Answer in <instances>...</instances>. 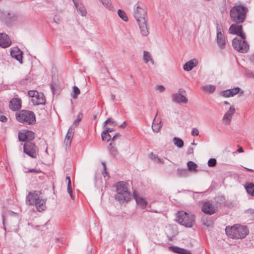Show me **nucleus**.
Masks as SVG:
<instances>
[{
    "mask_svg": "<svg viewBox=\"0 0 254 254\" xmlns=\"http://www.w3.org/2000/svg\"><path fill=\"white\" fill-rule=\"evenodd\" d=\"M247 77L254 78V71L249 70L246 72Z\"/></svg>",
    "mask_w": 254,
    "mask_h": 254,
    "instance_id": "de8ad7c7",
    "label": "nucleus"
},
{
    "mask_svg": "<svg viewBox=\"0 0 254 254\" xmlns=\"http://www.w3.org/2000/svg\"><path fill=\"white\" fill-rule=\"evenodd\" d=\"M102 164L103 166L104 170L105 171H106V166L105 162H102Z\"/></svg>",
    "mask_w": 254,
    "mask_h": 254,
    "instance_id": "338daca9",
    "label": "nucleus"
},
{
    "mask_svg": "<svg viewBox=\"0 0 254 254\" xmlns=\"http://www.w3.org/2000/svg\"><path fill=\"white\" fill-rule=\"evenodd\" d=\"M66 179L67 180H68L67 190H69L70 189V187H71V181H70V177L69 176H66Z\"/></svg>",
    "mask_w": 254,
    "mask_h": 254,
    "instance_id": "3c124183",
    "label": "nucleus"
},
{
    "mask_svg": "<svg viewBox=\"0 0 254 254\" xmlns=\"http://www.w3.org/2000/svg\"><path fill=\"white\" fill-rule=\"evenodd\" d=\"M237 35L241 37L240 40H244V39H245V35H244V34L243 33L242 30L241 31L240 33H238Z\"/></svg>",
    "mask_w": 254,
    "mask_h": 254,
    "instance_id": "864d4df0",
    "label": "nucleus"
},
{
    "mask_svg": "<svg viewBox=\"0 0 254 254\" xmlns=\"http://www.w3.org/2000/svg\"><path fill=\"white\" fill-rule=\"evenodd\" d=\"M73 133L74 128L72 127H70L67 131L64 141V144H65L66 147L69 146L70 145V143L73 138Z\"/></svg>",
    "mask_w": 254,
    "mask_h": 254,
    "instance_id": "a211bd4d",
    "label": "nucleus"
},
{
    "mask_svg": "<svg viewBox=\"0 0 254 254\" xmlns=\"http://www.w3.org/2000/svg\"><path fill=\"white\" fill-rule=\"evenodd\" d=\"M203 89L210 93H213L215 90V87L212 85H206L202 87Z\"/></svg>",
    "mask_w": 254,
    "mask_h": 254,
    "instance_id": "2f4dec72",
    "label": "nucleus"
},
{
    "mask_svg": "<svg viewBox=\"0 0 254 254\" xmlns=\"http://www.w3.org/2000/svg\"><path fill=\"white\" fill-rule=\"evenodd\" d=\"M11 41L5 33H0V46L5 48L10 46Z\"/></svg>",
    "mask_w": 254,
    "mask_h": 254,
    "instance_id": "ddd939ff",
    "label": "nucleus"
},
{
    "mask_svg": "<svg viewBox=\"0 0 254 254\" xmlns=\"http://www.w3.org/2000/svg\"><path fill=\"white\" fill-rule=\"evenodd\" d=\"M118 14L119 17L125 21L128 20L127 16L125 11L121 9H119L118 11Z\"/></svg>",
    "mask_w": 254,
    "mask_h": 254,
    "instance_id": "f704fd0d",
    "label": "nucleus"
},
{
    "mask_svg": "<svg viewBox=\"0 0 254 254\" xmlns=\"http://www.w3.org/2000/svg\"><path fill=\"white\" fill-rule=\"evenodd\" d=\"M201 210L205 214L212 215L217 211L218 207L211 201H208L203 203Z\"/></svg>",
    "mask_w": 254,
    "mask_h": 254,
    "instance_id": "9d476101",
    "label": "nucleus"
},
{
    "mask_svg": "<svg viewBox=\"0 0 254 254\" xmlns=\"http://www.w3.org/2000/svg\"><path fill=\"white\" fill-rule=\"evenodd\" d=\"M133 16L138 24L141 35L147 36L149 31L147 27V15L145 7L138 4L134 5Z\"/></svg>",
    "mask_w": 254,
    "mask_h": 254,
    "instance_id": "f257e3e1",
    "label": "nucleus"
},
{
    "mask_svg": "<svg viewBox=\"0 0 254 254\" xmlns=\"http://www.w3.org/2000/svg\"><path fill=\"white\" fill-rule=\"evenodd\" d=\"M108 150L111 156L113 157H116L119 154V151L117 148L115 147L114 144L110 143L108 146Z\"/></svg>",
    "mask_w": 254,
    "mask_h": 254,
    "instance_id": "b1692460",
    "label": "nucleus"
},
{
    "mask_svg": "<svg viewBox=\"0 0 254 254\" xmlns=\"http://www.w3.org/2000/svg\"><path fill=\"white\" fill-rule=\"evenodd\" d=\"M121 136V134L119 133H116L112 138V141H114L117 137Z\"/></svg>",
    "mask_w": 254,
    "mask_h": 254,
    "instance_id": "052dcab7",
    "label": "nucleus"
},
{
    "mask_svg": "<svg viewBox=\"0 0 254 254\" xmlns=\"http://www.w3.org/2000/svg\"><path fill=\"white\" fill-rule=\"evenodd\" d=\"M82 116L83 114L81 113H79L78 115L77 118L74 121L73 125L77 126L79 122L81 120Z\"/></svg>",
    "mask_w": 254,
    "mask_h": 254,
    "instance_id": "79ce46f5",
    "label": "nucleus"
},
{
    "mask_svg": "<svg viewBox=\"0 0 254 254\" xmlns=\"http://www.w3.org/2000/svg\"><path fill=\"white\" fill-rule=\"evenodd\" d=\"M216 42L219 47L223 49L226 47V39L223 33V29L221 25L217 24L216 25Z\"/></svg>",
    "mask_w": 254,
    "mask_h": 254,
    "instance_id": "1a4fd4ad",
    "label": "nucleus"
},
{
    "mask_svg": "<svg viewBox=\"0 0 254 254\" xmlns=\"http://www.w3.org/2000/svg\"><path fill=\"white\" fill-rule=\"evenodd\" d=\"M246 189L249 194L254 196V184L252 183L248 184L246 187Z\"/></svg>",
    "mask_w": 254,
    "mask_h": 254,
    "instance_id": "c756f323",
    "label": "nucleus"
},
{
    "mask_svg": "<svg viewBox=\"0 0 254 254\" xmlns=\"http://www.w3.org/2000/svg\"><path fill=\"white\" fill-rule=\"evenodd\" d=\"M67 192H68V193L69 194L70 197H71V198L73 200L74 199V198L73 197V195L72 194V189H71V187H70V189L69 190H67Z\"/></svg>",
    "mask_w": 254,
    "mask_h": 254,
    "instance_id": "13d9d810",
    "label": "nucleus"
},
{
    "mask_svg": "<svg viewBox=\"0 0 254 254\" xmlns=\"http://www.w3.org/2000/svg\"><path fill=\"white\" fill-rule=\"evenodd\" d=\"M169 249L175 253L180 254L182 248L176 246H171L170 247Z\"/></svg>",
    "mask_w": 254,
    "mask_h": 254,
    "instance_id": "49530a36",
    "label": "nucleus"
},
{
    "mask_svg": "<svg viewBox=\"0 0 254 254\" xmlns=\"http://www.w3.org/2000/svg\"><path fill=\"white\" fill-rule=\"evenodd\" d=\"M216 164V160L215 158H211L208 161V165L209 167H214Z\"/></svg>",
    "mask_w": 254,
    "mask_h": 254,
    "instance_id": "c03bdc74",
    "label": "nucleus"
},
{
    "mask_svg": "<svg viewBox=\"0 0 254 254\" xmlns=\"http://www.w3.org/2000/svg\"><path fill=\"white\" fill-rule=\"evenodd\" d=\"M220 94L222 96L224 97H231L229 89H227V90H224V91L221 92Z\"/></svg>",
    "mask_w": 254,
    "mask_h": 254,
    "instance_id": "37998d69",
    "label": "nucleus"
},
{
    "mask_svg": "<svg viewBox=\"0 0 254 254\" xmlns=\"http://www.w3.org/2000/svg\"><path fill=\"white\" fill-rule=\"evenodd\" d=\"M229 91L230 92L231 96L233 97L239 93L240 89L239 87H236L233 89H230Z\"/></svg>",
    "mask_w": 254,
    "mask_h": 254,
    "instance_id": "58836bf2",
    "label": "nucleus"
},
{
    "mask_svg": "<svg viewBox=\"0 0 254 254\" xmlns=\"http://www.w3.org/2000/svg\"><path fill=\"white\" fill-rule=\"evenodd\" d=\"M162 127L161 122L159 121V123H156L155 119L152 124V128L155 132H158Z\"/></svg>",
    "mask_w": 254,
    "mask_h": 254,
    "instance_id": "c85d7f7f",
    "label": "nucleus"
},
{
    "mask_svg": "<svg viewBox=\"0 0 254 254\" xmlns=\"http://www.w3.org/2000/svg\"><path fill=\"white\" fill-rule=\"evenodd\" d=\"M117 194L116 199L121 202H127L131 198V194L128 190L127 184L125 182H119L116 184Z\"/></svg>",
    "mask_w": 254,
    "mask_h": 254,
    "instance_id": "39448f33",
    "label": "nucleus"
},
{
    "mask_svg": "<svg viewBox=\"0 0 254 254\" xmlns=\"http://www.w3.org/2000/svg\"><path fill=\"white\" fill-rule=\"evenodd\" d=\"M126 126V122H124L122 125H120V127H125Z\"/></svg>",
    "mask_w": 254,
    "mask_h": 254,
    "instance_id": "69168bd1",
    "label": "nucleus"
},
{
    "mask_svg": "<svg viewBox=\"0 0 254 254\" xmlns=\"http://www.w3.org/2000/svg\"><path fill=\"white\" fill-rule=\"evenodd\" d=\"M10 56L20 64L22 63V52L17 47H13L11 49Z\"/></svg>",
    "mask_w": 254,
    "mask_h": 254,
    "instance_id": "f8f14e48",
    "label": "nucleus"
},
{
    "mask_svg": "<svg viewBox=\"0 0 254 254\" xmlns=\"http://www.w3.org/2000/svg\"><path fill=\"white\" fill-rule=\"evenodd\" d=\"M176 221L186 227L190 228L194 222V218L193 215L181 211L177 214Z\"/></svg>",
    "mask_w": 254,
    "mask_h": 254,
    "instance_id": "423d86ee",
    "label": "nucleus"
},
{
    "mask_svg": "<svg viewBox=\"0 0 254 254\" xmlns=\"http://www.w3.org/2000/svg\"><path fill=\"white\" fill-rule=\"evenodd\" d=\"M133 197L135 199L137 205L142 209L146 207L147 202L143 198L138 196L135 193L133 192Z\"/></svg>",
    "mask_w": 254,
    "mask_h": 254,
    "instance_id": "aec40b11",
    "label": "nucleus"
},
{
    "mask_svg": "<svg viewBox=\"0 0 254 254\" xmlns=\"http://www.w3.org/2000/svg\"><path fill=\"white\" fill-rule=\"evenodd\" d=\"M38 92L35 90H31L28 92V94L31 98V99H33L35 98L36 96L38 95Z\"/></svg>",
    "mask_w": 254,
    "mask_h": 254,
    "instance_id": "ea45409f",
    "label": "nucleus"
},
{
    "mask_svg": "<svg viewBox=\"0 0 254 254\" xmlns=\"http://www.w3.org/2000/svg\"><path fill=\"white\" fill-rule=\"evenodd\" d=\"M248 11V8L243 5L234 6L230 9V17L236 23H241L244 21Z\"/></svg>",
    "mask_w": 254,
    "mask_h": 254,
    "instance_id": "f03ea898",
    "label": "nucleus"
},
{
    "mask_svg": "<svg viewBox=\"0 0 254 254\" xmlns=\"http://www.w3.org/2000/svg\"><path fill=\"white\" fill-rule=\"evenodd\" d=\"M225 231L228 237L236 239L244 238L249 233L247 228L240 225H235L232 227L227 226Z\"/></svg>",
    "mask_w": 254,
    "mask_h": 254,
    "instance_id": "7ed1b4c3",
    "label": "nucleus"
},
{
    "mask_svg": "<svg viewBox=\"0 0 254 254\" xmlns=\"http://www.w3.org/2000/svg\"><path fill=\"white\" fill-rule=\"evenodd\" d=\"M9 108L13 111H16L21 107V100L18 98L12 99L9 102Z\"/></svg>",
    "mask_w": 254,
    "mask_h": 254,
    "instance_id": "dca6fc26",
    "label": "nucleus"
},
{
    "mask_svg": "<svg viewBox=\"0 0 254 254\" xmlns=\"http://www.w3.org/2000/svg\"><path fill=\"white\" fill-rule=\"evenodd\" d=\"M232 45L233 48L237 51L245 53L249 49V45L245 40H239L235 38L233 40Z\"/></svg>",
    "mask_w": 254,
    "mask_h": 254,
    "instance_id": "6e6552de",
    "label": "nucleus"
},
{
    "mask_svg": "<svg viewBox=\"0 0 254 254\" xmlns=\"http://www.w3.org/2000/svg\"><path fill=\"white\" fill-rule=\"evenodd\" d=\"M198 64V61L196 59H193L187 62L183 65V69L187 71L191 70L193 67L196 66Z\"/></svg>",
    "mask_w": 254,
    "mask_h": 254,
    "instance_id": "6ab92c4d",
    "label": "nucleus"
},
{
    "mask_svg": "<svg viewBox=\"0 0 254 254\" xmlns=\"http://www.w3.org/2000/svg\"><path fill=\"white\" fill-rule=\"evenodd\" d=\"M177 93H180L181 94L184 95L186 94V91L183 88H180L178 90V92Z\"/></svg>",
    "mask_w": 254,
    "mask_h": 254,
    "instance_id": "6e6d98bb",
    "label": "nucleus"
},
{
    "mask_svg": "<svg viewBox=\"0 0 254 254\" xmlns=\"http://www.w3.org/2000/svg\"><path fill=\"white\" fill-rule=\"evenodd\" d=\"M101 2L109 10H113L114 9L113 6L111 3L110 0H103Z\"/></svg>",
    "mask_w": 254,
    "mask_h": 254,
    "instance_id": "7c9ffc66",
    "label": "nucleus"
},
{
    "mask_svg": "<svg viewBox=\"0 0 254 254\" xmlns=\"http://www.w3.org/2000/svg\"><path fill=\"white\" fill-rule=\"evenodd\" d=\"M41 192L34 191L29 192L26 198V203L28 205H34L40 197Z\"/></svg>",
    "mask_w": 254,
    "mask_h": 254,
    "instance_id": "9b49d317",
    "label": "nucleus"
},
{
    "mask_svg": "<svg viewBox=\"0 0 254 254\" xmlns=\"http://www.w3.org/2000/svg\"><path fill=\"white\" fill-rule=\"evenodd\" d=\"M174 144L179 148H182L184 146V142L182 139L175 137L173 139Z\"/></svg>",
    "mask_w": 254,
    "mask_h": 254,
    "instance_id": "72a5a7b5",
    "label": "nucleus"
},
{
    "mask_svg": "<svg viewBox=\"0 0 254 254\" xmlns=\"http://www.w3.org/2000/svg\"><path fill=\"white\" fill-rule=\"evenodd\" d=\"M74 4L78 12L82 16H85L86 11L84 5L82 3H78L77 1H74Z\"/></svg>",
    "mask_w": 254,
    "mask_h": 254,
    "instance_id": "5701e85b",
    "label": "nucleus"
},
{
    "mask_svg": "<svg viewBox=\"0 0 254 254\" xmlns=\"http://www.w3.org/2000/svg\"><path fill=\"white\" fill-rule=\"evenodd\" d=\"M187 166L188 167V170L191 171H196V168L197 167V165L192 161H189L187 163Z\"/></svg>",
    "mask_w": 254,
    "mask_h": 254,
    "instance_id": "473e14b6",
    "label": "nucleus"
},
{
    "mask_svg": "<svg viewBox=\"0 0 254 254\" xmlns=\"http://www.w3.org/2000/svg\"><path fill=\"white\" fill-rule=\"evenodd\" d=\"M16 120L24 125H32L36 123L35 114L29 110H20L15 113Z\"/></svg>",
    "mask_w": 254,
    "mask_h": 254,
    "instance_id": "20e7f679",
    "label": "nucleus"
},
{
    "mask_svg": "<svg viewBox=\"0 0 254 254\" xmlns=\"http://www.w3.org/2000/svg\"><path fill=\"white\" fill-rule=\"evenodd\" d=\"M235 112L234 106H231L229 110L224 115L223 120L225 124L229 125L231 122L233 115Z\"/></svg>",
    "mask_w": 254,
    "mask_h": 254,
    "instance_id": "4468645a",
    "label": "nucleus"
},
{
    "mask_svg": "<svg viewBox=\"0 0 254 254\" xmlns=\"http://www.w3.org/2000/svg\"><path fill=\"white\" fill-rule=\"evenodd\" d=\"M191 133L193 136L198 135L199 133L198 130L196 128H193L191 130Z\"/></svg>",
    "mask_w": 254,
    "mask_h": 254,
    "instance_id": "8fccbe9b",
    "label": "nucleus"
},
{
    "mask_svg": "<svg viewBox=\"0 0 254 254\" xmlns=\"http://www.w3.org/2000/svg\"><path fill=\"white\" fill-rule=\"evenodd\" d=\"M237 151L239 153H243L244 152V149H243L242 147H239V148L238 149Z\"/></svg>",
    "mask_w": 254,
    "mask_h": 254,
    "instance_id": "e2e57ef3",
    "label": "nucleus"
},
{
    "mask_svg": "<svg viewBox=\"0 0 254 254\" xmlns=\"http://www.w3.org/2000/svg\"><path fill=\"white\" fill-rule=\"evenodd\" d=\"M80 93V89L77 86H74L72 88V92L71 93V96L72 98L74 99H76Z\"/></svg>",
    "mask_w": 254,
    "mask_h": 254,
    "instance_id": "cd10ccee",
    "label": "nucleus"
},
{
    "mask_svg": "<svg viewBox=\"0 0 254 254\" xmlns=\"http://www.w3.org/2000/svg\"><path fill=\"white\" fill-rule=\"evenodd\" d=\"M172 99L174 102L178 104H187L188 102V100L185 96L180 93H175L173 94Z\"/></svg>",
    "mask_w": 254,
    "mask_h": 254,
    "instance_id": "2eb2a0df",
    "label": "nucleus"
},
{
    "mask_svg": "<svg viewBox=\"0 0 254 254\" xmlns=\"http://www.w3.org/2000/svg\"><path fill=\"white\" fill-rule=\"evenodd\" d=\"M193 152V148L192 147H189L188 148L187 154H192Z\"/></svg>",
    "mask_w": 254,
    "mask_h": 254,
    "instance_id": "bf43d9fd",
    "label": "nucleus"
},
{
    "mask_svg": "<svg viewBox=\"0 0 254 254\" xmlns=\"http://www.w3.org/2000/svg\"><path fill=\"white\" fill-rule=\"evenodd\" d=\"M150 157L151 160H153L155 162L160 164H164V161L163 159L158 156L154 154L153 153H151Z\"/></svg>",
    "mask_w": 254,
    "mask_h": 254,
    "instance_id": "a878e982",
    "label": "nucleus"
},
{
    "mask_svg": "<svg viewBox=\"0 0 254 254\" xmlns=\"http://www.w3.org/2000/svg\"><path fill=\"white\" fill-rule=\"evenodd\" d=\"M38 148L34 143L26 141L23 145V152L32 158H36L38 154Z\"/></svg>",
    "mask_w": 254,
    "mask_h": 254,
    "instance_id": "0eeeda50",
    "label": "nucleus"
},
{
    "mask_svg": "<svg viewBox=\"0 0 254 254\" xmlns=\"http://www.w3.org/2000/svg\"><path fill=\"white\" fill-rule=\"evenodd\" d=\"M32 102L34 105H44L46 103V100L44 94L42 93L39 92L35 98L31 99Z\"/></svg>",
    "mask_w": 254,
    "mask_h": 254,
    "instance_id": "f3484780",
    "label": "nucleus"
},
{
    "mask_svg": "<svg viewBox=\"0 0 254 254\" xmlns=\"http://www.w3.org/2000/svg\"><path fill=\"white\" fill-rule=\"evenodd\" d=\"M0 121L2 122H5L7 121V118L4 116H0Z\"/></svg>",
    "mask_w": 254,
    "mask_h": 254,
    "instance_id": "4d7b16f0",
    "label": "nucleus"
},
{
    "mask_svg": "<svg viewBox=\"0 0 254 254\" xmlns=\"http://www.w3.org/2000/svg\"><path fill=\"white\" fill-rule=\"evenodd\" d=\"M18 137L20 141L25 142L27 140L24 132H19L18 134Z\"/></svg>",
    "mask_w": 254,
    "mask_h": 254,
    "instance_id": "4c0bfd02",
    "label": "nucleus"
},
{
    "mask_svg": "<svg viewBox=\"0 0 254 254\" xmlns=\"http://www.w3.org/2000/svg\"><path fill=\"white\" fill-rule=\"evenodd\" d=\"M203 224L204 225H205L207 227H210L211 226L210 222H204V221H203Z\"/></svg>",
    "mask_w": 254,
    "mask_h": 254,
    "instance_id": "680f3d73",
    "label": "nucleus"
},
{
    "mask_svg": "<svg viewBox=\"0 0 254 254\" xmlns=\"http://www.w3.org/2000/svg\"><path fill=\"white\" fill-rule=\"evenodd\" d=\"M4 217L3 216H2V223H3V229L4 230V231H6V228L4 226L5 225V222H4Z\"/></svg>",
    "mask_w": 254,
    "mask_h": 254,
    "instance_id": "0e129e2a",
    "label": "nucleus"
},
{
    "mask_svg": "<svg viewBox=\"0 0 254 254\" xmlns=\"http://www.w3.org/2000/svg\"><path fill=\"white\" fill-rule=\"evenodd\" d=\"M27 140H32L34 138V133L33 131L26 130L24 131Z\"/></svg>",
    "mask_w": 254,
    "mask_h": 254,
    "instance_id": "c9c22d12",
    "label": "nucleus"
},
{
    "mask_svg": "<svg viewBox=\"0 0 254 254\" xmlns=\"http://www.w3.org/2000/svg\"><path fill=\"white\" fill-rule=\"evenodd\" d=\"M177 173L180 177H186L188 176V171L187 169L178 168Z\"/></svg>",
    "mask_w": 254,
    "mask_h": 254,
    "instance_id": "bb28decb",
    "label": "nucleus"
},
{
    "mask_svg": "<svg viewBox=\"0 0 254 254\" xmlns=\"http://www.w3.org/2000/svg\"><path fill=\"white\" fill-rule=\"evenodd\" d=\"M242 26L236 24H233L229 29V32L231 34L237 35L242 30Z\"/></svg>",
    "mask_w": 254,
    "mask_h": 254,
    "instance_id": "4be33fe9",
    "label": "nucleus"
},
{
    "mask_svg": "<svg viewBox=\"0 0 254 254\" xmlns=\"http://www.w3.org/2000/svg\"><path fill=\"white\" fill-rule=\"evenodd\" d=\"M110 121H112V125H113V126L117 125V123L115 121H114L113 119H112V118H108L107 120H106L104 122V126H106L107 124H108L110 123Z\"/></svg>",
    "mask_w": 254,
    "mask_h": 254,
    "instance_id": "a18cd8bd",
    "label": "nucleus"
},
{
    "mask_svg": "<svg viewBox=\"0 0 254 254\" xmlns=\"http://www.w3.org/2000/svg\"><path fill=\"white\" fill-rule=\"evenodd\" d=\"M176 234H177V233L176 232H174L173 234L171 236H169V234H168V237H169L170 238H173L176 235Z\"/></svg>",
    "mask_w": 254,
    "mask_h": 254,
    "instance_id": "774afa93",
    "label": "nucleus"
},
{
    "mask_svg": "<svg viewBox=\"0 0 254 254\" xmlns=\"http://www.w3.org/2000/svg\"><path fill=\"white\" fill-rule=\"evenodd\" d=\"M155 89L156 91L159 93H162L165 91L166 88L163 85H160L156 86L155 87Z\"/></svg>",
    "mask_w": 254,
    "mask_h": 254,
    "instance_id": "a19ab883",
    "label": "nucleus"
},
{
    "mask_svg": "<svg viewBox=\"0 0 254 254\" xmlns=\"http://www.w3.org/2000/svg\"><path fill=\"white\" fill-rule=\"evenodd\" d=\"M46 200L43 199L41 196L39 198V200L37 201L34 204L37 208V211L41 212L45 210L46 206L45 205Z\"/></svg>",
    "mask_w": 254,
    "mask_h": 254,
    "instance_id": "412c9836",
    "label": "nucleus"
},
{
    "mask_svg": "<svg viewBox=\"0 0 254 254\" xmlns=\"http://www.w3.org/2000/svg\"><path fill=\"white\" fill-rule=\"evenodd\" d=\"M27 173H39L40 172V170L36 169H28L27 171H26Z\"/></svg>",
    "mask_w": 254,
    "mask_h": 254,
    "instance_id": "09e8293b",
    "label": "nucleus"
},
{
    "mask_svg": "<svg viewBox=\"0 0 254 254\" xmlns=\"http://www.w3.org/2000/svg\"><path fill=\"white\" fill-rule=\"evenodd\" d=\"M143 58L145 63H147L149 61H150L151 63L154 64V61L148 52L144 51Z\"/></svg>",
    "mask_w": 254,
    "mask_h": 254,
    "instance_id": "393cba45",
    "label": "nucleus"
},
{
    "mask_svg": "<svg viewBox=\"0 0 254 254\" xmlns=\"http://www.w3.org/2000/svg\"><path fill=\"white\" fill-rule=\"evenodd\" d=\"M103 140L109 141L111 138V135L107 132H102L101 134Z\"/></svg>",
    "mask_w": 254,
    "mask_h": 254,
    "instance_id": "e433bc0d",
    "label": "nucleus"
},
{
    "mask_svg": "<svg viewBox=\"0 0 254 254\" xmlns=\"http://www.w3.org/2000/svg\"><path fill=\"white\" fill-rule=\"evenodd\" d=\"M113 130H114V129H113V128H110V127H106L105 130H104L103 132L108 133V132H112Z\"/></svg>",
    "mask_w": 254,
    "mask_h": 254,
    "instance_id": "5fc2aeb1",
    "label": "nucleus"
},
{
    "mask_svg": "<svg viewBox=\"0 0 254 254\" xmlns=\"http://www.w3.org/2000/svg\"><path fill=\"white\" fill-rule=\"evenodd\" d=\"M181 254H191V253L190 251L185 249H181L180 253Z\"/></svg>",
    "mask_w": 254,
    "mask_h": 254,
    "instance_id": "603ef678",
    "label": "nucleus"
}]
</instances>
